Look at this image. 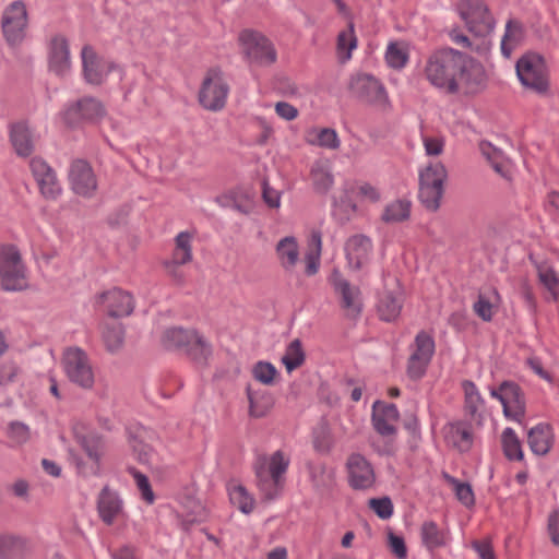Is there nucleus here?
Instances as JSON below:
<instances>
[{"label": "nucleus", "instance_id": "f257e3e1", "mask_svg": "<svg viewBox=\"0 0 559 559\" xmlns=\"http://www.w3.org/2000/svg\"><path fill=\"white\" fill-rule=\"evenodd\" d=\"M462 62H464L463 52L453 48L439 49L427 60L426 76L433 86L455 94L459 92L457 72Z\"/></svg>", "mask_w": 559, "mask_h": 559}, {"label": "nucleus", "instance_id": "f03ea898", "mask_svg": "<svg viewBox=\"0 0 559 559\" xmlns=\"http://www.w3.org/2000/svg\"><path fill=\"white\" fill-rule=\"evenodd\" d=\"M160 343L165 349L183 352L200 365H205L212 355L211 344L193 329L169 328L164 331Z\"/></svg>", "mask_w": 559, "mask_h": 559}, {"label": "nucleus", "instance_id": "7ed1b4c3", "mask_svg": "<svg viewBox=\"0 0 559 559\" xmlns=\"http://www.w3.org/2000/svg\"><path fill=\"white\" fill-rule=\"evenodd\" d=\"M447 178V168L440 162L431 163L419 171L418 198L428 211L436 212L440 207L444 192L443 183Z\"/></svg>", "mask_w": 559, "mask_h": 559}, {"label": "nucleus", "instance_id": "20e7f679", "mask_svg": "<svg viewBox=\"0 0 559 559\" xmlns=\"http://www.w3.org/2000/svg\"><path fill=\"white\" fill-rule=\"evenodd\" d=\"M0 280L2 289L7 292L26 287L25 267L14 245L0 246Z\"/></svg>", "mask_w": 559, "mask_h": 559}, {"label": "nucleus", "instance_id": "39448f33", "mask_svg": "<svg viewBox=\"0 0 559 559\" xmlns=\"http://www.w3.org/2000/svg\"><path fill=\"white\" fill-rule=\"evenodd\" d=\"M457 11L474 35L485 37L493 31L496 21L484 0H460Z\"/></svg>", "mask_w": 559, "mask_h": 559}, {"label": "nucleus", "instance_id": "423d86ee", "mask_svg": "<svg viewBox=\"0 0 559 559\" xmlns=\"http://www.w3.org/2000/svg\"><path fill=\"white\" fill-rule=\"evenodd\" d=\"M516 74L523 86L544 94L548 91L549 82L544 58L537 53H526L516 62Z\"/></svg>", "mask_w": 559, "mask_h": 559}, {"label": "nucleus", "instance_id": "0eeeda50", "mask_svg": "<svg viewBox=\"0 0 559 559\" xmlns=\"http://www.w3.org/2000/svg\"><path fill=\"white\" fill-rule=\"evenodd\" d=\"M229 86L223 78L219 68H211L202 82L199 91V102L207 110H221L225 104Z\"/></svg>", "mask_w": 559, "mask_h": 559}, {"label": "nucleus", "instance_id": "6e6552de", "mask_svg": "<svg viewBox=\"0 0 559 559\" xmlns=\"http://www.w3.org/2000/svg\"><path fill=\"white\" fill-rule=\"evenodd\" d=\"M239 41L249 62L269 66L276 61V50L271 40L263 34L252 29H245L239 35Z\"/></svg>", "mask_w": 559, "mask_h": 559}, {"label": "nucleus", "instance_id": "1a4fd4ad", "mask_svg": "<svg viewBox=\"0 0 559 559\" xmlns=\"http://www.w3.org/2000/svg\"><path fill=\"white\" fill-rule=\"evenodd\" d=\"M63 367L68 379L82 389L88 390L94 385V372L87 354L79 348H69L63 356Z\"/></svg>", "mask_w": 559, "mask_h": 559}, {"label": "nucleus", "instance_id": "9d476101", "mask_svg": "<svg viewBox=\"0 0 559 559\" xmlns=\"http://www.w3.org/2000/svg\"><path fill=\"white\" fill-rule=\"evenodd\" d=\"M106 115L100 100L85 96L70 104L62 112V119L69 128H76L83 122H97Z\"/></svg>", "mask_w": 559, "mask_h": 559}, {"label": "nucleus", "instance_id": "9b49d317", "mask_svg": "<svg viewBox=\"0 0 559 559\" xmlns=\"http://www.w3.org/2000/svg\"><path fill=\"white\" fill-rule=\"evenodd\" d=\"M350 93L360 102L371 105H384L388 95L384 86L371 74H357L350 79Z\"/></svg>", "mask_w": 559, "mask_h": 559}, {"label": "nucleus", "instance_id": "f8f14e48", "mask_svg": "<svg viewBox=\"0 0 559 559\" xmlns=\"http://www.w3.org/2000/svg\"><path fill=\"white\" fill-rule=\"evenodd\" d=\"M26 25L25 4L20 0L12 2L3 12L1 21L2 33L9 45L14 46L23 40Z\"/></svg>", "mask_w": 559, "mask_h": 559}, {"label": "nucleus", "instance_id": "ddd939ff", "mask_svg": "<svg viewBox=\"0 0 559 559\" xmlns=\"http://www.w3.org/2000/svg\"><path fill=\"white\" fill-rule=\"evenodd\" d=\"M459 87L464 88L467 95H475L484 91L487 85V75L483 64L464 53V62L457 72Z\"/></svg>", "mask_w": 559, "mask_h": 559}, {"label": "nucleus", "instance_id": "4468645a", "mask_svg": "<svg viewBox=\"0 0 559 559\" xmlns=\"http://www.w3.org/2000/svg\"><path fill=\"white\" fill-rule=\"evenodd\" d=\"M332 284L335 293L340 295V307L345 311V317L349 320H357L364 309L360 288L352 285L342 276H335Z\"/></svg>", "mask_w": 559, "mask_h": 559}, {"label": "nucleus", "instance_id": "2eb2a0df", "mask_svg": "<svg viewBox=\"0 0 559 559\" xmlns=\"http://www.w3.org/2000/svg\"><path fill=\"white\" fill-rule=\"evenodd\" d=\"M346 467L348 471V484L355 490H366L376 483V474L371 463L360 453L348 456Z\"/></svg>", "mask_w": 559, "mask_h": 559}, {"label": "nucleus", "instance_id": "dca6fc26", "mask_svg": "<svg viewBox=\"0 0 559 559\" xmlns=\"http://www.w3.org/2000/svg\"><path fill=\"white\" fill-rule=\"evenodd\" d=\"M72 190L82 197H92L97 188L96 177L91 165L83 159L72 162L69 170Z\"/></svg>", "mask_w": 559, "mask_h": 559}, {"label": "nucleus", "instance_id": "f3484780", "mask_svg": "<svg viewBox=\"0 0 559 559\" xmlns=\"http://www.w3.org/2000/svg\"><path fill=\"white\" fill-rule=\"evenodd\" d=\"M98 302L103 304L107 314L115 319L128 317L134 309L133 296L117 287L102 293Z\"/></svg>", "mask_w": 559, "mask_h": 559}, {"label": "nucleus", "instance_id": "a211bd4d", "mask_svg": "<svg viewBox=\"0 0 559 559\" xmlns=\"http://www.w3.org/2000/svg\"><path fill=\"white\" fill-rule=\"evenodd\" d=\"M503 414L507 418L521 423L525 416L526 403L522 388L514 381H503Z\"/></svg>", "mask_w": 559, "mask_h": 559}, {"label": "nucleus", "instance_id": "6ab92c4d", "mask_svg": "<svg viewBox=\"0 0 559 559\" xmlns=\"http://www.w3.org/2000/svg\"><path fill=\"white\" fill-rule=\"evenodd\" d=\"M97 512L106 525H111L123 514V502L119 493L105 485L97 497Z\"/></svg>", "mask_w": 559, "mask_h": 559}, {"label": "nucleus", "instance_id": "aec40b11", "mask_svg": "<svg viewBox=\"0 0 559 559\" xmlns=\"http://www.w3.org/2000/svg\"><path fill=\"white\" fill-rule=\"evenodd\" d=\"M444 439L448 444L459 450L461 453L468 452L474 442L471 423L457 420L450 423L444 427Z\"/></svg>", "mask_w": 559, "mask_h": 559}, {"label": "nucleus", "instance_id": "412c9836", "mask_svg": "<svg viewBox=\"0 0 559 559\" xmlns=\"http://www.w3.org/2000/svg\"><path fill=\"white\" fill-rule=\"evenodd\" d=\"M246 394L249 402L248 414L252 418L265 417L275 405L273 394L265 389L247 385Z\"/></svg>", "mask_w": 559, "mask_h": 559}, {"label": "nucleus", "instance_id": "4be33fe9", "mask_svg": "<svg viewBox=\"0 0 559 559\" xmlns=\"http://www.w3.org/2000/svg\"><path fill=\"white\" fill-rule=\"evenodd\" d=\"M83 75L88 84L99 85L106 75L103 60L91 45H85L81 51Z\"/></svg>", "mask_w": 559, "mask_h": 559}, {"label": "nucleus", "instance_id": "5701e85b", "mask_svg": "<svg viewBox=\"0 0 559 559\" xmlns=\"http://www.w3.org/2000/svg\"><path fill=\"white\" fill-rule=\"evenodd\" d=\"M49 69L60 76L70 69L69 44L63 36H56L50 41Z\"/></svg>", "mask_w": 559, "mask_h": 559}, {"label": "nucleus", "instance_id": "b1692460", "mask_svg": "<svg viewBox=\"0 0 559 559\" xmlns=\"http://www.w3.org/2000/svg\"><path fill=\"white\" fill-rule=\"evenodd\" d=\"M371 249L372 242L369 237L365 235L352 236L345 245L348 263L356 270L361 269L368 260Z\"/></svg>", "mask_w": 559, "mask_h": 559}, {"label": "nucleus", "instance_id": "393cba45", "mask_svg": "<svg viewBox=\"0 0 559 559\" xmlns=\"http://www.w3.org/2000/svg\"><path fill=\"white\" fill-rule=\"evenodd\" d=\"M29 542L17 535H0V559H26L31 554Z\"/></svg>", "mask_w": 559, "mask_h": 559}, {"label": "nucleus", "instance_id": "a878e982", "mask_svg": "<svg viewBox=\"0 0 559 559\" xmlns=\"http://www.w3.org/2000/svg\"><path fill=\"white\" fill-rule=\"evenodd\" d=\"M76 442L82 447L87 456L94 462L91 473L97 475L100 467V459L105 448V441L102 435L88 432L86 435H75Z\"/></svg>", "mask_w": 559, "mask_h": 559}, {"label": "nucleus", "instance_id": "bb28decb", "mask_svg": "<svg viewBox=\"0 0 559 559\" xmlns=\"http://www.w3.org/2000/svg\"><path fill=\"white\" fill-rule=\"evenodd\" d=\"M10 140L19 156L28 157L33 153L34 142L26 122L20 121L10 126Z\"/></svg>", "mask_w": 559, "mask_h": 559}, {"label": "nucleus", "instance_id": "cd10ccee", "mask_svg": "<svg viewBox=\"0 0 559 559\" xmlns=\"http://www.w3.org/2000/svg\"><path fill=\"white\" fill-rule=\"evenodd\" d=\"M552 429L549 424H538L533 427L527 435V442L533 453L545 455L552 445Z\"/></svg>", "mask_w": 559, "mask_h": 559}, {"label": "nucleus", "instance_id": "c85d7f7f", "mask_svg": "<svg viewBox=\"0 0 559 559\" xmlns=\"http://www.w3.org/2000/svg\"><path fill=\"white\" fill-rule=\"evenodd\" d=\"M257 485L265 501H271L277 498L283 487V479L273 478L270 476L264 464L255 466Z\"/></svg>", "mask_w": 559, "mask_h": 559}, {"label": "nucleus", "instance_id": "c756f323", "mask_svg": "<svg viewBox=\"0 0 559 559\" xmlns=\"http://www.w3.org/2000/svg\"><path fill=\"white\" fill-rule=\"evenodd\" d=\"M276 253L282 267L287 272L293 271L299 259V250L296 238L293 236H287L281 239L276 245Z\"/></svg>", "mask_w": 559, "mask_h": 559}, {"label": "nucleus", "instance_id": "7c9ffc66", "mask_svg": "<svg viewBox=\"0 0 559 559\" xmlns=\"http://www.w3.org/2000/svg\"><path fill=\"white\" fill-rule=\"evenodd\" d=\"M403 301L392 292H384L378 302L377 310L381 320L394 321L401 313Z\"/></svg>", "mask_w": 559, "mask_h": 559}, {"label": "nucleus", "instance_id": "2f4dec72", "mask_svg": "<svg viewBox=\"0 0 559 559\" xmlns=\"http://www.w3.org/2000/svg\"><path fill=\"white\" fill-rule=\"evenodd\" d=\"M462 388L464 390V409L465 413L471 416L473 419H477L480 423L481 415L479 414L480 406L484 405V399L478 392L475 383L471 380H464L462 382Z\"/></svg>", "mask_w": 559, "mask_h": 559}, {"label": "nucleus", "instance_id": "473e14b6", "mask_svg": "<svg viewBox=\"0 0 559 559\" xmlns=\"http://www.w3.org/2000/svg\"><path fill=\"white\" fill-rule=\"evenodd\" d=\"M420 537L424 546L432 551L447 545V535L433 521H425L420 527Z\"/></svg>", "mask_w": 559, "mask_h": 559}, {"label": "nucleus", "instance_id": "72a5a7b5", "mask_svg": "<svg viewBox=\"0 0 559 559\" xmlns=\"http://www.w3.org/2000/svg\"><path fill=\"white\" fill-rule=\"evenodd\" d=\"M524 37L523 24L516 20L510 19L506 24V33L501 40V52L509 58L512 53L513 46L521 43Z\"/></svg>", "mask_w": 559, "mask_h": 559}, {"label": "nucleus", "instance_id": "f704fd0d", "mask_svg": "<svg viewBox=\"0 0 559 559\" xmlns=\"http://www.w3.org/2000/svg\"><path fill=\"white\" fill-rule=\"evenodd\" d=\"M411 202L408 200H395L388 204L381 216L385 223H400L407 221L411 216Z\"/></svg>", "mask_w": 559, "mask_h": 559}, {"label": "nucleus", "instance_id": "c9c22d12", "mask_svg": "<svg viewBox=\"0 0 559 559\" xmlns=\"http://www.w3.org/2000/svg\"><path fill=\"white\" fill-rule=\"evenodd\" d=\"M503 453L510 461H522L524 457L520 439L512 428H506L501 436Z\"/></svg>", "mask_w": 559, "mask_h": 559}, {"label": "nucleus", "instance_id": "e433bc0d", "mask_svg": "<svg viewBox=\"0 0 559 559\" xmlns=\"http://www.w3.org/2000/svg\"><path fill=\"white\" fill-rule=\"evenodd\" d=\"M306 359L305 352L302 349V344L299 338H295L289 343L286 348L285 355L282 357V362L284 364L286 370L292 372L293 370L300 367Z\"/></svg>", "mask_w": 559, "mask_h": 559}, {"label": "nucleus", "instance_id": "4c0bfd02", "mask_svg": "<svg viewBox=\"0 0 559 559\" xmlns=\"http://www.w3.org/2000/svg\"><path fill=\"white\" fill-rule=\"evenodd\" d=\"M103 341L108 352L117 353L124 343V326L121 323L106 325L103 331Z\"/></svg>", "mask_w": 559, "mask_h": 559}, {"label": "nucleus", "instance_id": "58836bf2", "mask_svg": "<svg viewBox=\"0 0 559 559\" xmlns=\"http://www.w3.org/2000/svg\"><path fill=\"white\" fill-rule=\"evenodd\" d=\"M415 350L412 355L431 360L435 354V340L426 331H420L415 337Z\"/></svg>", "mask_w": 559, "mask_h": 559}, {"label": "nucleus", "instance_id": "ea45409f", "mask_svg": "<svg viewBox=\"0 0 559 559\" xmlns=\"http://www.w3.org/2000/svg\"><path fill=\"white\" fill-rule=\"evenodd\" d=\"M379 405H382L381 401H376L373 403V412H372V426L374 430L382 437H389L396 433V428L392 421L386 419L380 414Z\"/></svg>", "mask_w": 559, "mask_h": 559}, {"label": "nucleus", "instance_id": "a19ab883", "mask_svg": "<svg viewBox=\"0 0 559 559\" xmlns=\"http://www.w3.org/2000/svg\"><path fill=\"white\" fill-rule=\"evenodd\" d=\"M253 378L264 385H272L275 377L277 376V369L269 361H258L252 368Z\"/></svg>", "mask_w": 559, "mask_h": 559}, {"label": "nucleus", "instance_id": "79ce46f5", "mask_svg": "<svg viewBox=\"0 0 559 559\" xmlns=\"http://www.w3.org/2000/svg\"><path fill=\"white\" fill-rule=\"evenodd\" d=\"M448 481L453 485L455 496L457 500L465 507H472L475 504V497L472 486L468 483H462L459 479L447 475Z\"/></svg>", "mask_w": 559, "mask_h": 559}, {"label": "nucleus", "instance_id": "37998d69", "mask_svg": "<svg viewBox=\"0 0 559 559\" xmlns=\"http://www.w3.org/2000/svg\"><path fill=\"white\" fill-rule=\"evenodd\" d=\"M37 185L41 194L47 199H55L61 192L55 170L41 176Z\"/></svg>", "mask_w": 559, "mask_h": 559}, {"label": "nucleus", "instance_id": "c03bdc74", "mask_svg": "<svg viewBox=\"0 0 559 559\" xmlns=\"http://www.w3.org/2000/svg\"><path fill=\"white\" fill-rule=\"evenodd\" d=\"M128 472L133 476L139 490L141 491L142 499L152 504L155 500L150 480L146 475L142 474L135 467H128Z\"/></svg>", "mask_w": 559, "mask_h": 559}, {"label": "nucleus", "instance_id": "a18cd8bd", "mask_svg": "<svg viewBox=\"0 0 559 559\" xmlns=\"http://www.w3.org/2000/svg\"><path fill=\"white\" fill-rule=\"evenodd\" d=\"M230 499L238 504V509L245 514L251 513L254 509V499L249 496L247 489L241 485L235 487Z\"/></svg>", "mask_w": 559, "mask_h": 559}, {"label": "nucleus", "instance_id": "49530a36", "mask_svg": "<svg viewBox=\"0 0 559 559\" xmlns=\"http://www.w3.org/2000/svg\"><path fill=\"white\" fill-rule=\"evenodd\" d=\"M313 241L317 243L316 251H309L305 255L306 267L305 274L307 276H313L318 273L320 266V253H321V236L320 234H313Z\"/></svg>", "mask_w": 559, "mask_h": 559}, {"label": "nucleus", "instance_id": "de8ad7c7", "mask_svg": "<svg viewBox=\"0 0 559 559\" xmlns=\"http://www.w3.org/2000/svg\"><path fill=\"white\" fill-rule=\"evenodd\" d=\"M385 60L391 68L402 69L405 67L408 56L396 43H390L385 52Z\"/></svg>", "mask_w": 559, "mask_h": 559}, {"label": "nucleus", "instance_id": "09e8293b", "mask_svg": "<svg viewBox=\"0 0 559 559\" xmlns=\"http://www.w3.org/2000/svg\"><path fill=\"white\" fill-rule=\"evenodd\" d=\"M313 447L318 452L328 453L332 448V438L325 424L313 430Z\"/></svg>", "mask_w": 559, "mask_h": 559}, {"label": "nucleus", "instance_id": "8fccbe9b", "mask_svg": "<svg viewBox=\"0 0 559 559\" xmlns=\"http://www.w3.org/2000/svg\"><path fill=\"white\" fill-rule=\"evenodd\" d=\"M368 506L381 520H388L393 514V503L389 497L371 498Z\"/></svg>", "mask_w": 559, "mask_h": 559}, {"label": "nucleus", "instance_id": "3c124183", "mask_svg": "<svg viewBox=\"0 0 559 559\" xmlns=\"http://www.w3.org/2000/svg\"><path fill=\"white\" fill-rule=\"evenodd\" d=\"M540 283L556 297L559 288V278L555 270L547 265L538 267Z\"/></svg>", "mask_w": 559, "mask_h": 559}, {"label": "nucleus", "instance_id": "603ef678", "mask_svg": "<svg viewBox=\"0 0 559 559\" xmlns=\"http://www.w3.org/2000/svg\"><path fill=\"white\" fill-rule=\"evenodd\" d=\"M311 177L314 190L319 193H326L333 186V176L323 169H312Z\"/></svg>", "mask_w": 559, "mask_h": 559}, {"label": "nucleus", "instance_id": "864d4df0", "mask_svg": "<svg viewBox=\"0 0 559 559\" xmlns=\"http://www.w3.org/2000/svg\"><path fill=\"white\" fill-rule=\"evenodd\" d=\"M429 362L430 360H425L417 355H411L407 362V376L412 380H419L425 376Z\"/></svg>", "mask_w": 559, "mask_h": 559}, {"label": "nucleus", "instance_id": "5fc2aeb1", "mask_svg": "<svg viewBox=\"0 0 559 559\" xmlns=\"http://www.w3.org/2000/svg\"><path fill=\"white\" fill-rule=\"evenodd\" d=\"M289 461L285 459L282 451L272 454L269 465V475L273 478L282 479V475L287 471Z\"/></svg>", "mask_w": 559, "mask_h": 559}, {"label": "nucleus", "instance_id": "6e6d98bb", "mask_svg": "<svg viewBox=\"0 0 559 559\" xmlns=\"http://www.w3.org/2000/svg\"><path fill=\"white\" fill-rule=\"evenodd\" d=\"M317 144L321 147L336 150L341 143L334 129L323 128L317 135Z\"/></svg>", "mask_w": 559, "mask_h": 559}, {"label": "nucleus", "instance_id": "4d7b16f0", "mask_svg": "<svg viewBox=\"0 0 559 559\" xmlns=\"http://www.w3.org/2000/svg\"><path fill=\"white\" fill-rule=\"evenodd\" d=\"M388 545L390 551L397 559H406L407 558V547L405 540L402 536L394 534L393 532H389L388 534Z\"/></svg>", "mask_w": 559, "mask_h": 559}, {"label": "nucleus", "instance_id": "13d9d810", "mask_svg": "<svg viewBox=\"0 0 559 559\" xmlns=\"http://www.w3.org/2000/svg\"><path fill=\"white\" fill-rule=\"evenodd\" d=\"M473 309L475 313L484 321L489 322L493 317V305L484 295L479 294L477 301L474 304Z\"/></svg>", "mask_w": 559, "mask_h": 559}, {"label": "nucleus", "instance_id": "bf43d9fd", "mask_svg": "<svg viewBox=\"0 0 559 559\" xmlns=\"http://www.w3.org/2000/svg\"><path fill=\"white\" fill-rule=\"evenodd\" d=\"M9 437L20 444L25 443L29 439V429L21 421H12L9 426Z\"/></svg>", "mask_w": 559, "mask_h": 559}, {"label": "nucleus", "instance_id": "052dcab7", "mask_svg": "<svg viewBox=\"0 0 559 559\" xmlns=\"http://www.w3.org/2000/svg\"><path fill=\"white\" fill-rule=\"evenodd\" d=\"M130 445L132 448L133 453L136 456V460L140 463H148L152 451L150 445L143 443L141 440L136 439L133 436H131L130 438Z\"/></svg>", "mask_w": 559, "mask_h": 559}, {"label": "nucleus", "instance_id": "680f3d73", "mask_svg": "<svg viewBox=\"0 0 559 559\" xmlns=\"http://www.w3.org/2000/svg\"><path fill=\"white\" fill-rule=\"evenodd\" d=\"M19 372V367L14 361H7L0 366V385L12 382Z\"/></svg>", "mask_w": 559, "mask_h": 559}, {"label": "nucleus", "instance_id": "e2e57ef3", "mask_svg": "<svg viewBox=\"0 0 559 559\" xmlns=\"http://www.w3.org/2000/svg\"><path fill=\"white\" fill-rule=\"evenodd\" d=\"M472 547L480 559H496L492 545L489 540H474Z\"/></svg>", "mask_w": 559, "mask_h": 559}, {"label": "nucleus", "instance_id": "0e129e2a", "mask_svg": "<svg viewBox=\"0 0 559 559\" xmlns=\"http://www.w3.org/2000/svg\"><path fill=\"white\" fill-rule=\"evenodd\" d=\"M547 531L552 544L559 546V511L549 514Z\"/></svg>", "mask_w": 559, "mask_h": 559}, {"label": "nucleus", "instance_id": "69168bd1", "mask_svg": "<svg viewBox=\"0 0 559 559\" xmlns=\"http://www.w3.org/2000/svg\"><path fill=\"white\" fill-rule=\"evenodd\" d=\"M29 167L36 182L40 179L41 176L46 175V173L53 170L44 159L39 157L32 158L29 162Z\"/></svg>", "mask_w": 559, "mask_h": 559}, {"label": "nucleus", "instance_id": "338daca9", "mask_svg": "<svg viewBox=\"0 0 559 559\" xmlns=\"http://www.w3.org/2000/svg\"><path fill=\"white\" fill-rule=\"evenodd\" d=\"M275 111L281 118L288 121L295 119L298 116V109L286 102L276 103Z\"/></svg>", "mask_w": 559, "mask_h": 559}, {"label": "nucleus", "instance_id": "774afa93", "mask_svg": "<svg viewBox=\"0 0 559 559\" xmlns=\"http://www.w3.org/2000/svg\"><path fill=\"white\" fill-rule=\"evenodd\" d=\"M262 197L264 202L273 209H276L280 206V193L275 189L271 188L266 181L263 182V191Z\"/></svg>", "mask_w": 559, "mask_h": 559}]
</instances>
